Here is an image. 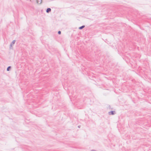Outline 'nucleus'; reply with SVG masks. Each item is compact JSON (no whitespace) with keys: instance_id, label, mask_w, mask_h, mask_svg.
I'll return each mask as SVG.
<instances>
[{"instance_id":"1","label":"nucleus","mask_w":151,"mask_h":151,"mask_svg":"<svg viewBox=\"0 0 151 151\" xmlns=\"http://www.w3.org/2000/svg\"><path fill=\"white\" fill-rule=\"evenodd\" d=\"M116 114V112L115 111H111L108 113L109 115H114Z\"/></svg>"},{"instance_id":"2","label":"nucleus","mask_w":151,"mask_h":151,"mask_svg":"<svg viewBox=\"0 0 151 151\" xmlns=\"http://www.w3.org/2000/svg\"><path fill=\"white\" fill-rule=\"evenodd\" d=\"M15 42H16L15 40H13L10 44V47H12L13 46L14 44L15 43Z\"/></svg>"},{"instance_id":"3","label":"nucleus","mask_w":151,"mask_h":151,"mask_svg":"<svg viewBox=\"0 0 151 151\" xmlns=\"http://www.w3.org/2000/svg\"><path fill=\"white\" fill-rule=\"evenodd\" d=\"M51 9L50 8H48L46 10V12L47 13H49L51 11Z\"/></svg>"},{"instance_id":"4","label":"nucleus","mask_w":151,"mask_h":151,"mask_svg":"<svg viewBox=\"0 0 151 151\" xmlns=\"http://www.w3.org/2000/svg\"><path fill=\"white\" fill-rule=\"evenodd\" d=\"M37 3L41 4L42 3V0H37Z\"/></svg>"},{"instance_id":"5","label":"nucleus","mask_w":151,"mask_h":151,"mask_svg":"<svg viewBox=\"0 0 151 151\" xmlns=\"http://www.w3.org/2000/svg\"><path fill=\"white\" fill-rule=\"evenodd\" d=\"M85 27V25H83V26H81V27H79V29H82L83 28Z\"/></svg>"},{"instance_id":"6","label":"nucleus","mask_w":151,"mask_h":151,"mask_svg":"<svg viewBox=\"0 0 151 151\" xmlns=\"http://www.w3.org/2000/svg\"><path fill=\"white\" fill-rule=\"evenodd\" d=\"M11 66H9V67H8L7 68V71H9V70H10L11 69Z\"/></svg>"},{"instance_id":"7","label":"nucleus","mask_w":151,"mask_h":151,"mask_svg":"<svg viewBox=\"0 0 151 151\" xmlns=\"http://www.w3.org/2000/svg\"><path fill=\"white\" fill-rule=\"evenodd\" d=\"M58 34L59 35H60L61 34V32L60 31H59L58 32Z\"/></svg>"},{"instance_id":"8","label":"nucleus","mask_w":151,"mask_h":151,"mask_svg":"<svg viewBox=\"0 0 151 151\" xmlns=\"http://www.w3.org/2000/svg\"><path fill=\"white\" fill-rule=\"evenodd\" d=\"M109 108L110 109H113V108H111V107L110 106V105H109Z\"/></svg>"},{"instance_id":"9","label":"nucleus","mask_w":151,"mask_h":151,"mask_svg":"<svg viewBox=\"0 0 151 151\" xmlns=\"http://www.w3.org/2000/svg\"><path fill=\"white\" fill-rule=\"evenodd\" d=\"M78 127H79H79H80V126H78Z\"/></svg>"}]
</instances>
